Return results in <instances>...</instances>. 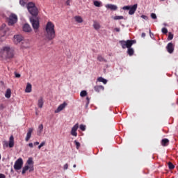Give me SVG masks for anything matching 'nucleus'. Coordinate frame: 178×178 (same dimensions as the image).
Masks as SVG:
<instances>
[{
  "mask_svg": "<svg viewBox=\"0 0 178 178\" xmlns=\"http://www.w3.org/2000/svg\"><path fill=\"white\" fill-rule=\"evenodd\" d=\"M28 12L32 15L30 17V22L32 24L33 29L35 33H37L38 29H40V20L37 17L38 16V8L35 6V3L29 2L26 5Z\"/></svg>",
  "mask_w": 178,
  "mask_h": 178,
  "instance_id": "obj_1",
  "label": "nucleus"
},
{
  "mask_svg": "<svg viewBox=\"0 0 178 178\" xmlns=\"http://www.w3.org/2000/svg\"><path fill=\"white\" fill-rule=\"evenodd\" d=\"M46 34L45 37L48 41H51V40H54L55 37H56V35L55 33V24L52 23L51 22H48L46 24L45 27Z\"/></svg>",
  "mask_w": 178,
  "mask_h": 178,
  "instance_id": "obj_2",
  "label": "nucleus"
},
{
  "mask_svg": "<svg viewBox=\"0 0 178 178\" xmlns=\"http://www.w3.org/2000/svg\"><path fill=\"white\" fill-rule=\"evenodd\" d=\"M15 50L9 46L3 47L0 49V56L3 59L13 58Z\"/></svg>",
  "mask_w": 178,
  "mask_h": 178,
  "instance_id": "obj_3",
  "label": "nucleus"
},
{
  "mask_svg": "<svg viewBox=\"0 0 178 178\" xmlns=\"http://www.w3.org/2000/svg\"><path fill=\"white\" fill-rule=\"evenodd\" d=\"M27 165H25L22 168V175H24L26 173V170H29V172H33L34 171V161H33V158H29L27 161H26Z\"/></svg>",
  "mask_w": 178,
  "mask_h": 178,
  "instance_id": "obj_4",
  "label": "nucleus"
},
{
  "mask_svg": "<svg viewBox=\"0 0 178 178\" xmlns=\"http://www.w3.org/2000/svg\"><path fill=\"white\" fill-rule=\"evenodd\" d=\"M137 41L136 40H121L120 41V44L123 49H126V48H131V46L134 44H136Z\"/></svg>",
  "mask_w": 178,
  "mask_h": 178,
  "instance_id": "obj_5",
  "label": "nucleus"
},
{
  "mask_svg": "<svg viewBox=\"0 0 178 178\" xmlns=\"http://www.w3.org/2000/svg\"><path fill=\"white\" fill-rule=\"evenodd\" d=\"M15 147V138L11 136L9 138V141L4 140L3 142V148L6 149V148H13Z\"/></svg>",
  "mask_w": 178,
  "mask_h": 178,
  "instance_id": "obj_6",
  "label": "nucleus"
},
{
  "mask_svg": "<svg viewBox=\"0 0 178 178\" xmlns=\"http://www.w3.org/2000/svg\"><path fill=\"white\" fill-rule=\"evenodd\" d=\"M8 26H13V24L17 23V15L14 13L10 14L8 19Z\"/></svg>",
  "mask_w": 178,
  "mask_h": 178,
  "instance_id": "obj_7",
  "label": "nucleus"
},
{
  "mask_svg": "<svg viewBox=\"0 0 178 178\" xmlns=\"http://www.w3.org/2000/svg\"><path fill=\"white\" fill-rule=\"evenodd\" d=\"M22 166H23V159L19 158L15 161L14 164V169L15 170H20Z\"/></svg>",
  "mask_w": 178,
  "mask_h": 178,
  "instance_id": "obj_8",
  "label": "nucleus"
},
{
  "mask_svg": "<svg viewBox=\"0 0 178 178\" xmlns=\"http://www.w3.org/2000/svg\"><path fill=\"white\" fill-rule=\"evenodd\" d=\"M67 106V103L64 102L63 104H60L56 110H55L56 113H59V112H62L65 109V108Z\"/></svg>",
  "mask_w": 178,
  "mask_h": 178,
  "instance_id": "obj_9",
  "label": "nucleus"
},
{
  "mask_svg": "<svg viewBox=\"0 0 178 178\" xmlns=\"http://www.w3.org/2000/svg\"><path fill=\"white\" fill-rule=\"evenodd\" d=\"M79 129V123H76L71 130V136L74 137H77V129Z\"/></svg>",
  "mask_w": 178,
  "mask_h": 178,
  "instance_id": "obj_10",
  "label": "nucleus"
},
{
  "mask_svg": "<svg viewBox=\"0 0 178 178\" xmlns=\"http://www.w3.org/2000/svg\"><path fill=\"white\" fill-rule=\"evenodd\" d=\"M166 49L169 54H173V51H175V44L172 42L168 43Z\"/></svg>",
  "mask_w": 178,
  "mask_h": 178,
  "instance_id": "obj_11",
  "label": "nucleus"
},
{
  "mask_svg": "<svg viewBox=\"0 0 178 178\" xmlns=\"http://www.w3.org/2000/svg\"><path fill=\"white\" fill-rule=\"evenodd\" d=\"M23 36L21 35H14V42L15 44H19V42H22L23 41Z\"/></svg>",
  "mask_w": 178,
  "mask_h": 178,
  "instance_id": "obj_12",
  "label": "nucleus"
},
{
  "mask_svg": "<svg viewBox=\"0 0 178 178\" xmlns=\"http://www.w3.org/2000/svg\"><path fill=\"white\" fill-rule=\"evenodd\" d=\"M22 30L25 33H31V26H30V25L29 24H24V26L22 27Z\"/></svg>",
  "mask_w": 178,
  "mask_h": 178,
  "instance_id": "obj_13",
  "label": "nucleus"
},
{
  "mask_svg": "<svg viewBox=\"0 0 178 178\" xmlns=\"http://www.w3.org/2000/svg\"><path fill=\"white\" fill-rule=\"evenodd\" d=\"M34 131V129L33 128H29L28 130V132L26 134V137L25 138V141H29V140H30V138H31V134L33 133V131Z\"/></svg>",
  "mask_w": 178,
  "mask_h": 178,
  "instance_id": "obj_14",
  "label": "nucleus"
},
{
  "mask_svg": "<svg viewBox=\"0 0 178 178\" xmlns=\"http://www.w3.org/2000/svg\"><path fill=\"white\" fill-rule=\"evenodd\" d=\"M6 25L5 24H3L1 26V29H0V37L3 38L5 37V35H6V30L5 29H3V27H6Z\"/></svg>",
  "mask_w": 178,
  "mask_h": 178,
  "instance_id": "obj_15",
  "label": "nucleus"
},
{
  "mask_svg": "<svg viewBox=\"0 0 178 178\" xmlns=\"http://www.w3.org/2000/svg\"><path fill=\"white\" fill-rule=\"evenodd\" d=\"M136 10H137V4H135L130 7L129 15H134V13H136Z\"/></svg>",
  "mask_w": 178,
  "mask_h": 178,
  "instance_id": "obj_16",
  "label": "nucleus"
},
{
  "mask_svg": "<svg viewBox=\"0 0 178 178\" xmlns=\"http://www.w3.org/2000/svg\"><path fill=\"white\" fill-rule=\"evenodd\" d=\"M106 8V9H110L111 10H118V6L114 4H107Z\"/></svg>",
  "mask_w": 178,
  "mask_h": 178,
  "instance_id": "obj_17",
  "label": "nucleus"
},
{
  "mask_svg": "<svg viewBox=\"0 0 178 178\" xmlns=\"http://www.w3.org/2000/svg\"><path fill=\"white\" fill-rule=\"evenodd\" d=\"M94 89L96 92H100V91H104V88L103 86H95Z\"/></svg>",
  "mask_w": 178,
  "mask_h": 178,
  "instance_id": "obj_18",
  "label": "nucleus"
},
{
  "mask_svg": "<svg viewBox=\"0 0 178 178\" xmlns=\"http://www.w3.org/2000/svg\"><path fill=\"white\" fill-rule=\"evenodd\" d=\"M75 22H76V23H83V22H84L83 20V17H81V16H79V15H76L74 17Z\"/></svg>",
  "mask_w": 178,
  "mask_h": 178,
  "instance_id": "obj_19",
  "label": "nucleus"
},
{
  "mask_svg": "<svg viewBox=\"0 0 178 178\" xmlns=\"http://www.w3.org/2000/svg\"><path fill=\"white\" fill-rule=\"evenodd\" d=\"M38 108H42L44 106V98L40 97V99L38 101Z\"/></svg>",
  "mask_w": 178,
  "mask_h": 178,
  "instance_id": "obj_20",
  "label": "nucleus"
},
{
  "mask_svg": "<svg viewBox=\"0 0 178 178\" xmlns=\"http://www.w3.org/2000/svg\"><path fill=\"white\" fill-rule=\"evenodd\" d=\"M161 145L163 147H168V145H169V139L168 138L162 139Z\"/></svg>",
  "mask_w": 178,
  "mask_h": 178,
  "instance_id": "obj_21",
  "label": "nucleus"
},
{
  "mask_svg": "<svg viewBox=\"0 0 178 178\" xmlns=\"http://www.w3.org/2000/svg\"><path fill=\"white\" fill-rule=\"evenodd\" d=\"M42 130H44V125H42V124H41L40 125H39L38 127V136H41L42 133Z\"/></svg>",
  "mask_w": 178,
  "mask_h": 178,
  "instance_id": "obj_22",
  "label": "nucleus"
},
{
  "mask_svg": "<svg viewBox=\"0 0 178 178\" xmlns=\"http://www.w3.org/2000/svg\"><path fill=\"white\" fill-rule=\"evenodd\" d=\"M12 95V90L10 89H7L6 94H5V97L6 98H10Z\"/></svg>",
  "mask_w": 178,
  "mask_h": 178,
  "instance_id": "obj_23",
  "label": "nucleus"
},
{
  "mask_svg": "<svg viewBox=\"0 0 178 178\" xmlns=\"http://www.w3.org/2000/svg\"><path fill=\"white\" fill-rule=\"evenodd\" d=\"M32 86L30 83H28L25 89V92H31Z\"/></svg>",
  "mask_w": 178,
  "mask_h": 178,
  "instance_id": "obj_24",
  "label": "nucleus"
},
{
  "mask_svg": "<svg viewBox=\"0 0 178 178\" xmlns=\"http://www.w3.org/2000/svg\"><path fill=\"white\" fill-rule=\"evenodd\" d=\"M93 27L95 30H99L101 29V25L99 24V23L95 22L93 24Z\"/></svg>",
  "mask_w": 178,
  "mask_h": 178,
  "instance_id": "obj_25",
  "label": "nucleus"
},
{
  "mask_svg": "<svg viewBox=\"0 0 178 178\" xmlns=\"http://www.w3.org/2000/svg\"><path fill=\"white\" fill-rule=\"evenodd\" d=\"M127 54L129 56H133L134 55V49L131 47H129L127 50Z\"/></svg>",
  "mask_w": 178,
  "mask_h": 178,
  "instance_id": "obj_26",
  "label": "nucleus"
},
{
  "mask_svg": "<svg viewBox=\"0 0 178 178\" xmlns=\"http://www.w3.org/2000/svg\"><path fill=\"white\" fill-rule=\"evenodd\" d=\"M97 81L103 83V84H106V83H108V81H106V79L101 76L97 79Z\"/></svg>",
  "mask_w": 178,
  "mask_h": 178,
  "instance_id": "obj_27",
  "label": "nucleus"
},
{
  "mask_svg": "<svg viewBox=\"0 0 178 178\" xmlns=\"http://www.w3.org/2000/svg\"><path fill=\"white\" fill-rule=\"evenodd\" d=\"M97 60H99V62H106V59H105L102 56L99 55L97 56Z\"/></svg>",
  "mask_w": 178,
  "mask_h": 178,
  "instance_id": "obj_28",
  "label": "nucleus"
},
{
  "mask_svg": "<svg viewBox=\"0 0 178 178\" xmlns=\"http://www.w3.org/2000/svg\"><path fill=\"white\" fill-rule=\"evenodd\" d=\"M124 19V17L122 16V15H117L114 17V20H122Z\"/></svg>",
  "mask_w": 178,
  "mask_h": 178,
  "instance_id": "obj_29",
  "label": "nucleus"
},
{
  "mask_svg": "<svg viewBox=\"0 0 178 178\" xmlns=\"http://www.w3.org/2000/svg\"><path fill=\"white\" fill-rule=\"evenodd\" d=\"M95 6H97V8H99L101 7V2L98 1H95L93 2Z\"/></svg>",
  "mask_w": 178,
  "mask_h": 178,
  "instance_id": "obj_30",
  "label": "nucleus"
},
{
  "mask_svg": "<svg viewBox=\"0 0 178 178\" xmlns=\"http://www.w3.org/2000/svg\"><path fill=\"white\" fill-rule=\"evenodd\" d=\"M80 95H81V97H87V91H86V90H82V91L80 92Z\"/></svg>",
  "mask_w": 178,
  "mask_h": 178,
  "instance_id": "obj_31",
  "label": "nucleus"
},
{
  "mask_svg": "<svg viewBox=\"0 0 178 178\" xmlns=\"http://www.w3.org/2000/svg\"><path fill=\"white\" fill-rule=\"evenodd\" d=\"M74 143L76 145V149H79L80 148V143L77 142V140H74Z\"/></svg>",
  "mask_w": 178,
  "mask_h": 178,
  "instance_id": "obj_32",
  "label": "nucleus"
},
{
  "mask_svg": "<svg viewBox=\"0 0 178 178\" xmlns=\"http://www.w3.org/2000/svg\"><path fill=\"white\" fill-rule=\"evenodd\" d=\"M168 168H169V169H170L172 170L175 168V165H173V163H172V162H169L168 163Z\"/></svg>",
  "mask_w": 178,
  "mask_h": 178,
  "instance_id": "obj_33",
  "label": "nucleus"
},
{
  "mask_svg": "<svg viewBox=\"0 0 178 178\" xmlns=\"http://www.w3.org/2000/svg\"><path fill=\"white\" fill-rule=\"evenodd\" d=\"M168 40H173V34H172V33H170V32L168 33Z\"/></svg>",
  "mask_w": 178,
  "mask_h": 178,
  "instance_id": "obj_34",
  "label": "nucleus"
},
{
  "mask_svg": "<svg viewBox=\"0 0 178 178\" xmlns=\"http://www.w3.org/2000/svg\"><path fill=\"white\" fill-rule=\"evenodd\" d=\"M80 129L82 131H86V125L84 124H81L80 127H79Z\"/></svg>",
  "mask_w": 178,
  "mask_h": 178,
  "instance_id": "obj_35",
  "label": "nucleus"
},
{
  "mask_svg": "<svg viewBox=\"0 0 178 178\" xmlns=\"http://www.w3.org/2000/svg\"><path fill=\"white\" fill-rule=\"evenodd\" d=\"M19 4L21 6H26V1L24 0H19Z\"/></svg>",
  "mask_w": 178,
  "mask_h": 178,
  "instance_id": "obj_36",
  "label": "nucleus"
},
{
  "mask_svg": "<svg viewBox=\"0 0 178 178\" xmlns=\"http://www.w3.org/2000/svg\"><path fill=\"white\" fill-rule=\"evenodd\" d=\"M163 34H168V29L166 28H163L161 30Z\"/></svg>",
  "mask_w": 178,
  "mask_h": 178,
  "instance_id": "obj_37",
  "label": "nucleus"
},
{
  "mask_svg": "<svg viewBox=\"0 0 178 178\" xmlns=\"http://www.w3.org/2000/svg\"><path fill=\"white\" fill-rule=\"evenodd\" d=\"M130 8H131L130 6H124V7L122 8V9H123L124 10H130Z\"/></svg>",
  "mask_w": 178,
  "mask_h": 178,
  "instance_id": "obj_38",
  "label": "nucleus"
},
{
  "mask_svg": "<svg viewBox=\"0 0 178 178\" xmlns=\"http://www.w3.org/2000/svg\"><path fill=\"white\" fill-rule=\"evenodd\" d=\"M45 145V142H42L40 145L38 146V149H41L42 147H44Z\"/></svg>",
  "mask_w": 178,
  "mask_h": 178,
  "instance_id": "obj_39",
  "label": "nucleus"
},
{
  "mask_svg": "<svg viewBox=\"0 0 178 178\" xmlns=\"http://www.w3.org/2000/svg\"><path fill=\"white\" fill-rule=\"evenodd\" d=\"M151 17H152V19H156V14L152 13L151 14Z\"/></svg>",
  "mask_w": 178,
  "mask_h": 178,
  "instance_id": "obj_40",
  "label": "nucleus"
},
{
  "mask_svg": "<svg viewBox=\"0 0 178 178\" xmlns=\"http://www.w3.org/2000/svg\"><path fill=\"white\" fill-rule=\"evenodd\" d=\"M5 105L3 104H0V111H3Z\"/></svg>",
  "mask_w": 178,
  "mask_h": 178,
  "instance_id": "obj_41",
  "label": "nucleus"
},
{
  "mask_svg": "<svg viewBox=\"0 0 178 178\" xmlns=\"http://www.w3.org/2000/svg\"><path fill=\"white\" fill-rule=\"evenodd\" d=\"M68 168H69V164L66 163L64 165L63 169L64 170H67Z\"/></svg>",
  "mask_w": 178,
  "mask_h": 178,
  "instance_id": "obj_42",
  "label": "nucleus"
},
{
  "mask_svg": "<svg viewBox=\"0 0 178 178\" xmlns=\"http://www.w3.org/2000/svg\"><path fill=\"white\" fill-rule=\"evenodd\" d=\"M86 106H88V105L90 104V97H86Z\"/></svg>",
  "mask_w": 178,
  "mask_h": 178,
  "instance_id": "obj_43",
  "label": "nucleus"
},
{
  "mask_svg": "<svg viewBox=\"0 0 178 178\" xmlns=\"http://www.w3.org/2000/svg\"><path fill=\"white\" fill-rule=\"evenodd\" d=\"M142 19H144V20H148V17L147 15H141Z\"/></svg>",
  "mask_w": 178,
  "mask_h": 178,
  "instance_id": "obj_44",
  "label": "nucleus"
},
{
  "mask_svg": "<svg viewBox=\"0 0 178 178\" xmlns=\"http://www.w3.org/2000/svg\"><path fill=\"white\" fill-rule=\"evenodd\" d=\"M15 77H17V79H19L20 74L15 73Z\"/></svg>",
  "mask_w": 178,
  "mask_h": 178,
  "instance_id": "obj_45",
  "label": "nucleus"
},
{
  "mask_svg": "<svg viewBox=\"0 0 178 178\" xmlns=\"http://www.w3.org/2000/svg\"><path fill=\"white\" fill-rule=\"evenodd\" d=\"M66 5H67L68 6H70V0H67L66 1Z\"/></svg>",
  "mask_w": 178,
  "mask_h": 178,
  "instance_id": "obj_46",
  "label": "nucleus"
},
{
  "mask_svg": "<svg viewBox=\"0 0 178 178\" xmlns=\"http://www.w3.org/2000/svg\"><path fill=\"white\" fill-rule=\"evenodd\" d=\"M29 147H30V148H33L34 145H33L32 143L29 144Z\"/></svg>",
  "mask_w": 178,
  "mask_h": 178,
  "instance_id": "obj_47",
  "label": "nucleus"
},
{
  "mask_svg": "<svg viewBox=\"0 0 178 178\" xmlns=\"http://www.w3.org/2000/svg\"><path fill=\"white\" fill-rule=\"evenodd\" d=\"M0 178H6V176L3 174H0Z\"/></svg>",
  "mask_w": 178,
  "mask_h": 178,
  "instance_id": "obj_48",
  "label": "nucleus"
},
{
  "mask_svg": "<svg viewBox=\"0 0 178 178\" xmlns=\"http://www.w3.org/2000/svg\"><path fill=\"white\" fill-rule=\"evenodd\" d=\"M115 31H117V33H119V31H120V28H115Z\"/></svg>",
  "mask_w": 178,
  "mask_h": 178,
  "instance_id": "obj_49",
  "label": "nucleus"
},
{
  "mask_svg": "<svg viewBox=\"0 0 178 178\" xmlns=\"http://www.w3.org/2000/svg\"><path fill=\"white\" fill-rule=\"evenodd\" d=\"M141 37L143 38H145V33H143L142 35H141Z\"/></svg>",
  "mask_w": 178,
  "mask_h": 178,
  "instance_id": "obj_50",
  "label": "nucleus"
},
{
  "mask_svg": "<svg viewBox=\"0 0 178 178\" xmlns=\"http://www.w3.org/2000/svg\"><path fill=\"white\" fill-rule=\"evenodd\" d=\"M33 144L34 145H38L40 144V142H35Z\"/></svg>",
  "mask_w": 178,
  "mask_h": 178,
  "instance_id": "obj_51",
  "label": "nucleus"
},
{
  "mask_svg": "<svg viewBox=\"0 0 178 178\" xmlns=\"http://www.w3.org/2000/svg\"><path fill=\"white\" fill-rule=\"evenodd\" d=\"M76 164H74L73 168H76Z\"/></svg>",
  "mask_w": 178,
  "mask_h": 178,
  "instance_id": "obj_52",
  "label": "nucleus"
},
{
  "mask_svg": "<svg viewBox=\"0 0 178 178\" xmlns=\"http://www.w3.org/2000/svg\"><path fill=\"white\" fill-rule=\"evenodd\" d=\"M149 33H151V29H149Z\"/></svg>",
  "mask_w": 178,
  "mask_h": 178,
  "instance_id": "obj_53",
  "label": "nucleus"
},
{
  "mask_svg": "<svg viewBox=\"0 0 178 178\" xmlns=\"http://www.w3.org/2000/svg\"><path fill=\"white\" fill-rule=\"evenodd\" d=\"M161 1H165V0H161Z\"/></svg>",
  "mask_w": 178,
  "mask_h": 178,
  "instance_id": "obj_54",
  "label": "nucleus"
}]
</instances>
